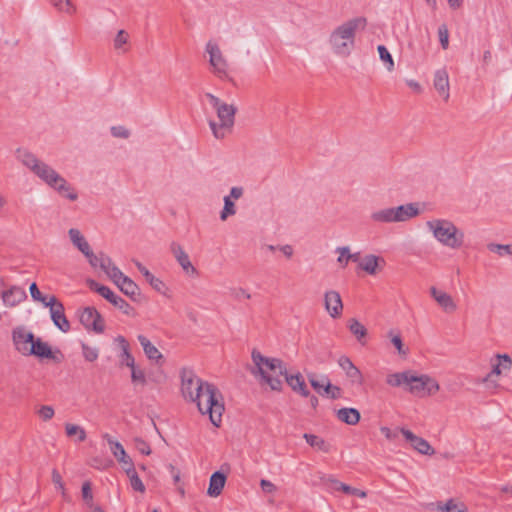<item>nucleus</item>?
Segmentation results:
<instances>
[{"mask_svg":"<svg viewBox=\"0 0 512 512\" xmlns=\"http://www.w3.org/2000/svg\"><path fill=\"white\" fill-rule=\"evenodd\" d=\"M430 294L446 313H452L456 310V303L448 293L438 290L436 287L432 286L430 288Z\"/></svg>","mask_w":512,"mask_h":512,"instance_id":"4be33fe9","label":"nucleus"},{"mask_svg":"<svg viewBox=\"0 0 512 512\" xmlns=\"http://www.w3.org/2000/svg\"><path fill=\"white\" fill-rule=\"evenodd\" d=\"M283 376L285 377L287 384L294 392L300 394L302 397L310 396V391L307 388L305 381L300 373L295 375H288L286 372V375Z\"/></svg>","mask_w":512,"mask_h":512,"instance_id":"c85d7f7f","label":"nucleus"},{"mask_svg":"<svg viewBox=\"0 0 512 512\" xmlns=\"http://www.w3.org/2000/svg\"><path fill=\"white\" fill-rule=\"evenodd\" d=\"M236 112L237 108L227 103H224L216 110L219 123L214 120L209 121V126L216 139H223L226 135V131H231L235 123Z\"/></svg>","mask_w":512,"mask_h":512,"instance_id":"0eeeda50","label":"nucleus"},{"mask_svg":"<svg viewBox=\"0 0 512 512\" xmlns=\"http://www.w3.org/2000/svg\"><path fill=\"white\" fill-rule=\"evenodd\" d=\"M437 509L445 512H468L465 504L456 503L454 499H449L445 504L439 502Z\"/></svg>","mask_w":512,"mask_h":512,"instance_id":"ea45409f","label":"nucleus"},{"mask_svg":"<svg viewBox=\"0 0 512 512\" xmlns=\"http://www.w3.org/2000/svg\"><path fill=\"white\" fill-rule=\"evenodd\" d=\"M230 295L235 298L236 300H240L242 298L250 299L251 294L248 293L247 290L244 288L238 287V288H232L230 289Z\"/></svg>","mask_w":512,"mask_h":512,"instance_id":"6e6d98bb","label":"nucleus"},{"mask_svg":"<svg viewBox=\"0 0 512 512\" xmlns=\"http://www.w3.org/2000/svg\"><path fill=\"white\" fill-rule=\"evenodd\" d=\"M433 236L444 246L457 249L463 244L464 233L454 223L445 219H434L426 222Z\"/></svg>","mask_w":512,"mask_h":512,"instance_id":"423d86ee","label":"nucleus"},{"mask_svg":"<svg viewBox=\"0 0 512 512\" xmlns=\"http://www.w3.org/2000/svg\"><path fill=\"white\" fill-rule=\"evenodd\" d=\"M115 342L118 343L120 348L119 361L121 366L133 368L135 366V359L130 353V345L125 337L119 335L115 338Z\"/></svg>","mask_w":512,"mask_h":512,"instance_id":"5701e85b","label":"nucleus"},{"mask_svg":"<svg viewBox=\"0 0 512 512\" xmlns=\"http://www.w3.org/2000/svg\"><path fill=\"white\" fill-rule=\"evenodd\" d=\"M260 486L265 493H274L277 490V487L271 481L266 479H262L260 481Z\"/></svg>","mask_w":512,"mask_h":512,"instance_id":"052dcab7","label":"nucleus"},{"mask_svg":"<svg viewBox=\"0 0 512 512\" xmlns=\"http://www.w3.org/2000/svg\"><path fill=\"white\" fill-rule=\"evenodd\" d=\"M336 252H338L340 255L337 259V261L343 266L345 267V258L346 256H348V253H349V247L347 246H344V247H338L336 249Z\"/></svg>","mask_w":512,"mask_h":512,"instance_id":"680f3d73","label":"nucleus"},{"mask_svg":"<svg viewBox=\"0 0 512 512\" xmlns=\"http://www.w3.org/2000/svg\"><path fill=\"white\" fill-rule=\"evenodd\" d=\"M337 418L348 425H356L361 418L360 412L356 408H341L336 412Z\"/></svg>","mask_w":512,"mask_h":512,"instance_id":"2f4dec72","label":"nucleus"},{"mask_svg":"<svg viewBox=\"0 0 512 512\" xmlns=\"http://www.w3.org/2000/svg\"><path fill=\"white\" fill-rule=\"evenodd\" d=\"M53 7L61 12L65 13L67 15H72L75 13L76 8L72 4L71 0H50Z\"/></svg>","mask_w":512,"mask_h":512,"instance_id":"a19ab883","label":"nucleus"},{"mask_svg":"<svg viewBox=\"0 0 512 512\" xmlns=\"http://www.w3.org/2000/svg\"><path fill=\"white\" fill-rule=\"evenodd\" d=\"M138 341L143 348V351L146 357L154 361L157 364H161L164 362V357L162 353L158 350L156 346H154L151 341L144 335H138Z\"/></svg>","mask_w":512,"mask_h":512,"instance_id":"b1692460","label":"nucleus"},{"mask_svg":"<svg viewBox=\"0 0 512 512\" xmlns=\"http://www.w3.org/2000/svg\"><path fill=\"white\" fill-rule=\"evenodd\" d=\"M83 355L86 360L94 361L96 359V351L90 348L86 343L82 342Z\"/></svg>","mask_w":512,"mask_h":512,"instance_id":"bf43d9fd","label":"nucleus"},{"mask_svg":"<svg viewBox=\"0 0 512 512\" xmlns=\"http://www.w3.org/2000/svg\"><path fill=\"white\" fill-rule=\"evenodd\" d=\"M391 342L395 346V348L397 349V351H398V353L400 355H406L407 354V350L404 349V345H403L401 336L399 334L393 335L391 337Z\"/></svg>","mask_w":512,"mask_h":512,"instance_id":"4d7b16f0","label":"nucleus"},{"mask_svg":"<svg viewBox=\"0 0 512 512\" xmlns=\"http://www.w3.org/2000/svg\"><path fill=\"white\" fill-rule=\"evenodd\" d=\"M329 481L332 485V488L337 491H342L345 494L355 495V496H358L361 498H365L367 496V493L365 491L351 487V486H349L345 483H342L336 479H329Z\"/></svg>","mask_w":512,"mask_h":512,"instance_id":"f704fd0d","label":"nucleus"},{"mask_svg":"<svg viewBox=\"0 0 512 512\" xmlns=\"http://www.w3.org/2000/svg\"><path fill=\"white\" fill-rule=\"evenodd\" d=\"M235 214L236 208L233 200H231L230 197H224V207L220 212V219L225 221L229 216H233Z\"/></svg>","mask_w":512,"mask_h":512,"instance_id":"c03bdc74","label":"nucleus"},{"mask_svg":"<svg viewBox=\"0 0 512 512\" xmlns=\"http://www.w3.org/2000/svg\"><path fill=\"white\" fill-rule=\"evenodd\" d=\"M306 375L309 383L319 395L334 400L342 396V389L339 386L332 385L327 375H318L314 372H308Z\"/></svg>","mask_w":512,"mask_h":512,"instance_id":"6e6552de","label":"nucleus"},{"mask_svg":"<svg viewBox=\"0 0 512 512\" xmlns=\"http://www.w3.org/2000/svg\"><path fill=\"white\" fill-rule=\"evenodd\" d=\"M324 305L332 318L336 319L342 315L343 303L339 292L335 290L327 291L324 295Z\"/></svg>","mask_w":512,"mask_h":512,"instance_id":"2eb2a0df","label":"nucleus"},{"mask_svg":"<svg viewBox=\"0 0 512 512\" xmlns=\"http://www.w3.org/2000/svg\"><path fill=\"white\" fill-rule=\"evenodd\" d=\"M136 448L137 450L145 455H149L151 453V448L147 442L142 439H136Z\"/></svg>","mask_w":512,"mask_h":512,"instance_id":"13d9d810","label":"nucleus"},{"mask_svg":"<svg viewBox=\"0 0 512 512\" xmlns=\"http://www.w3.org/2000/svg\"><path fill=\"white\" fill-rule=\"evenodd\" d=\"M36 413L43 421L51 420L55 414L53 407L49 405H42Z\"/></svg>","mask_w":512,"mask_h":512,"instance_id":"09e8293b","label":"nucleus"},{"mask_svg":"<svg viewBox=\"0 0 512 512\" xmlns=\"http://www.w3.org/2000/svg\"><path fill=\"white\" fill-rule=\"evenodd\" d=\"M366 25V18L356 17L337 27L330 36L334 52L341 56H348L354 48L356 31L365 29Z\"/></svg>","mask_w":512,"mask_h":512,"instance_id":"39448f33","label":"nucleus"},{"mask_svg":"<svg viewBox=\"0 0 512 512\" xmlns=\"http://www.w3.org/2000/svg\"><path fill=\"white\" fill-rule=\"evenodd\" d=\"M51 480H52V483L54 484L55 488L61 493L63 500L66 502H71V497L65 488V484L63 482L62 476L58 470H56V469L52 470Z\"/></svg>","mask_w":512,"mask_h":512,"instance_id":"c9c22d12","label":"nucleus"},{"mask_svg":"<svg viewBox=\"0 0 512 512\" xmlns=\"http://www.w3.org/2000/svg\"><path fill=\"white\" fill-rule=\"evenodd\" d=\"M381 433L384 434V436L389 439L393 440L397 437V432L391 431L388 427H381Z\"/></svg>","mask_w":512,"mask_h":512,"instance_id":"774afa93","label":"nucleus"},{"mask_svg":"<svg viewBox=\"0 0 512 512\" xmlns=\"http://www.w3.org/2000/svg\"><path fill=\"white\" fill-rule=\"evenodd\" d=\"M396 222H405L419 215L420 211L417 203H408L394 207Z\"/></svg>","mask_w":512,"mask_h":512,"instance_id":"a878e982","label":"nucleus"},{"mask_svg":"<svg viewBox=\"0 0 512 512\" xmlns=\"http://www.w3.org/2000/svg\"><path fill=\"white\" fill-rule=\"evenodd\" d=\"M406 389L417 396L432 395L439 390V384L428 375L416 376L410 372Z\"/></svg>","mask_w":512,"mask_h":512,"instance_id":"1a4fd4ad","label":"nucleus"},{"mask_svg":"<svg viewBox=\"0 0 512 512\" xmlns=\"http://www.w3.org/2000/svg\"><path fill=\"white\" fill-rule=\"evenodd\" d=\"M65 430L67 436L72 437L77 435L79 441H84L86 438L85 431L78 425L68 423L65 425Z\"/></svg>","mask_w":512,"mask_h":512,"instance_id":"de8ad7c7","label":"nucleus"},{"mask_svg":"<svg viewBox=\"0 0 512 512\" xmlns=\"http://www.w3.org/2000/svg\"><path fill=\"white\" fill-rule=\"evenodd\" d=\"M487 248L494 253H497L499 256L512 255V244H496L490 243Z\"/></svg>","mask_w":512,"mask_h":512,"instance_id":"49530a36","label":"nucleus"},{"mask_svg":"<svg viewBox=\"0 0 512 512\" xmlns=\"http://www.w3.org/2000/svg\"><path fill=\"white\" fill-rule=\"evenodd\" d=\"M361 259L362 258L360 256V252H356V253L349 252L348 256H346V258H345V265H347L349 261L360 263Z\"/></svg>","mask_w":512,"mask_h":512,"instance_id":"338daca9","label":"nucleus"},{"mask_svg":"<svg viewBox=\"0 0 512 512\" xmlns=\"http://www.w3.org/2000/svg\"><path fill=\"white\" fill-rule=\"evenodd\" d=\"M81 499L83 504L91 509V512H96V508L94 507V495H93V483L91 480H86L83 482L81 487Z\"/></svg>","mask_w":512,"mask_h":512,"instance_id":"473e14b6","label":"nucleus"},{"mask_svg":"<svg viewBox=\"0 0 512 512\" xmlns=\"http://www.w3.org/2000/svg\"><path fill=\"white\" fill-rule=\"evenodd\" d=\"M410 371L389 374L386 383L393 387L405 386L407 388Z\"/></svg>","mask_w":512,"mask_h":512,"instance_id":"e433bc0d","label":"nucleus"},{"mask_svg":"<svg viewBox=\"0 0 512 512\" xmlns=\"http://www.w3.org/2000/svg\"><path fill=\"white\" fill-rule=\"evenodd\" d=\"M98 265L112 282L117 279L118 275L116 274L122 273V271L113 263L111 258L103 253L98 254Z\"/></svg>","mask_w":512,"mask_h":512,"instance_id":"c756f323","label":"nucleus"},{"mask_svg":"<svg viewBox=\"0 0 512 512\" xmlns=\"http://www.w3.org/2000/svg\"><path fill=\"white\" fill-rule=\"evenodd\" d=\"M104 438L107 439L109 445H110V450L111 452L113 453V455L115 456V458L119 461V460H123L126 458V452L123 448V446L117 442V441H113L109 436L108 434H105L104 435Z\"/></svg>","mask_w":512,"mask_h":512,"instance_id":"79ce46f5","label":"nucleus"},{"mask_svg":"<svg viewBox=\"0 0 512 512\" xmlns=\"http://www.w3.org/2000/svg\"><path fill=\"white\" fill-rule=\"evenodd\" d=\"M206 97L215 110H218L219 107L224 104V102H222L218 97L211 93H206Z\"/></svg>","mask_w":512,"mask_h":512,"instance_id":"e2e57ef3","label":"nucleus"},{"mask_svg":"<svg viewBox=\"0 0 512 512\" xmlns=\"http://www.w3.org/2000/svg\"><path fill=\"white\" fill-rule=\"evenodd\" d=\"M16 158L23 166L33 172L49 187L55 189L62 197L75 201L78 197L75 190L67 181L47 163L39 160L33 153L26 149L18 148L15 151Z\"/></svg>","mask_w":512,"mask_h":512,"instance_id":"f03ea898","label":"nucleus"},{"mask_svg":"<svg viewBox=\"0 0 512 512\" xmlns=\"http://www.w3.org/2000/svg\"><path fill=\"white\" fill-rule=\"evenodd\" d=\"M181 392L185 399L197 404L201 414H208L211 423L219 427L225 410L223 396L219 389L195 375L193 370H181Z\"/></svg>","mask_w":512,"mask_h":512,"instance_id":"f257e3e1","label":"nucleus"},{"mask_svg":"<svg viewBox=\"0 0 512 512\" xmlns=\"http://www.w3.org/2000/svg\"><path fill=\"white\" fill-rule=\"evenodd\" d=\"M400 433L403 435V437L410 442L411 446L417 450L420 454L423 455H433L435 453V450L433 447L426 441L425 439L418 437L415 435L412 431L401 428Z\"/></svg>","mask_w":512,"mask_h":512,"instance_id":"dca6fc26","label":"nucleus"},{"mask_svg":"<svg viewBox=\"0 0 512 512\" xmlns=\"http://www.w3.org/2000/svg\"><path fill=\"white\" fill-rule=\"evenodd\" d=\"M69 238L74 245L88 260L91 266H95L94 252L85 237L76 228H71L68 231Z\"/></svg>","mask_w":512,"mask_h":512,"instance_id":"4468645a","label":"nucleus"},{"mask_svg":"<svg viewBox=\"0 0 512 512\" xmlns=\"http://www.w3.org/2000/svg\"><path fill=\"white\" fill-rule=\"evenodd\" d=\"M438 35L442 48L447 49L449 46V33L447 26L445 24L439 26Z\"/></svg>","mask_w":512,"mask_h":512,"instance_id":"3c124183","label":"nucleus"},{"mask_svg":"<svg viewBox=\"0 0 512 512\" xmlns=\"http://www.w3.org/2000/svg\"><path fill=\"white\" fill-rule=\"evenodd\" d=\"M80 324L87 332L96 331V310L93 307H85L78 312Z\"/></svg>","mask_w":512,"mask_h":512,"instance_id":"393cba45","label":"nucleus"},{"mask_svg":"<svg viewBox=\"0 0 512 512\" xmlns=\"http://www.w3.org/2000/svg\"><path fill=\"white\" fill-rule=\"evenodd\" d=\"M512 367V359L508 354H497L496 362L492 363L491 372L484 378V381H488L493 376H499L502 370H509Z\"/></svg>","mask_w":512,"mask_h":512,"instance_id":"bb28decb","label":"nucleus"},{"mask_svg":"<svg viewBox=\"0 0 512 512\" xmlns=\"http://www.w3.org/2000/svg\"><path fill=\"white\" fill-rule=\"evenodd\" d=\"M206 52L209 54V63L213 68L214 74L221 79L228 77V62L224 58L219 46L209 41L206 44Z\"/></svg>","mask_w":512,"mask_h":512,"instance_id":"9d476101","label":"nucleus"},{"mask_svg":"<svg viewBox=\"0 0 512 512\" xmlns=\"http://www.w3.org/2000/svg\"><path fill=\"white\" fill-rule=\"evenodd\" d=\"M433 85L439 95L443 97L444 101H448L450 97V86L446 69H439L435 72Z\"/></svg>","mask_w":512,"mask_h":512,"instance_id":"aec40b11","label":"nucleus"},{"mask_svg":"<svg viewBox=\"0 0 512 512\" xmlns=\"http://www.w3.org/2000/svg\"><path fill=\"white\" fill-rule=\"evenodd\" d=\"M371 219L377 223L396 222L394 207L377 210L371 214Z\"/></svg>","mask_w":512,"mask_h":512,"instance_id":"72a5a7b5","label":"nucleus"},{"mask_svg":"<svg viewBox=\"0 0 512 512\" xmlns=\"http://www.w3.org/2000/svg\"><path fill=\"white\" fill-rule=\"evenodd\" d=\"M244 193V190L242 187H232L231 190H230V195H228L227 197H230V199H239L242 197Z\"/></svg>","mask_w":512,"mask_h":512,"instance_id":"69168bd1","label":"nucleus"},{"mask_svg":"<svg viewBox=\"0 0 512 512\" xmlns=\"http://www.w3.org/2000/svg\"><path fill=\"white\" fill-rule=\"evenodd\" d=\"M117 275V279L113 281V283L120 289V291L128 296L133 302H141L142 294L139 286L123 273H119Z\"/></svg>","mask_w":512,"mask_h":512,"instance_id":"ddd939ff","label":"nucleus"},{"mask_svg":"<svg viewBox=\"0 0 512 512\" xmlns=\"http://www.w3.org/2000/svg\"><path fill=\"white\" fill-rule=\"evenodd\" d=\"M29 291H30V294H31V297L33 298V300H35L37 302H41L44 306H45V303L48 302L49 298L42 295V293L39 291L36 283H32L30 285Z\"/></svg>","mask_w":512,"mask_h":512,"instance_id":"603ef678","label":"nucleus"},{"mask_svg":"<svg viewBox=\"0 0 512 512\" xmlns=\"http://www.w3.org/2000/svg\"><path fill=\"white\" fill-rule=\"evenodd\" d=\"M127 476L129 477L131 487L135 491H138L141 493H143L145 491V486H144L142 480L139 478L135 469H130V472L128 471Z\"/></svg>","mask_w":512,"mask_h":512,"instance_id":"a18cd8bd","label":"nucleus"},{"mask_svg":"<svg viewBox=\"0 0 512 512\" xmlns=\"http://www.w3.org/2000/svg\"><path fill=\"white\" fill-rule=\"evenodd\" d=\"M119 463L121 464L126 474H128V471L130 472V469H135L134 464L128 455H126L125 459L119 460Z\"/></svg>","mask_w":512,"mask_h":512,"instance_id":"0e129e2a","label":"nucleus"},{"mask_svg":"<svg viewBox=\"0 0 512 512\" xmlns=\"http://www.w3.org/2000/svg\"><path fill=\"white\" fill-rule=\"evenodd\" d=\"M338 364L350 379L351 383L358 385L363 383V377L360 370L352 363L349 357L341 356L338 360Z\"/></svg>","mask_w":512,"mask_h":512,"instance_id":"412c9836","label":"nucleus"},{"mask_svg":"<svg viewBox=\"0 0 512 512\" xmlns=\"http://www.w3.org/2000/svg\"><path fill=\"white\" fill-rule=\"evenodd\" d=\"M131 369V380L133 383H140L144 385L146 383V377L143 370L136 368V366H133Z\"/></svg>","mask_w":512,"mask_h":512,"instance_id":"864d4df0","label":"nucleus"},{"mask_svg":"<svg viewBox=\"0 0 512 512\" xmlns=\"http://www.w3.org/2000/svg\"><path fill=\"white\" fill-rule=\"evenodd\" d=\"M385 264L384 258L374 254H368L361 259L358 266L369 275H375L384 268Z\"/></svg>","mask_w":512,"mask_h":512,"instance_id":"f3484780","label":"nucleus"},{"mask_svg":"<svg viewBox=\"0 0 512 512\" xmlns=\"http://www.w3.org/2000/svg\"><path fill=\"white\" fill-rule=\"evenodd\" d=\"M1 298L5 306L12 308L23 302L27 295L24 289L12 286L1 293Z\"/></svg>","mask_w":512,"mask_h":512,"instance_id":"6ab92c4d","label":"nucleus"},{"mask_svg":"<svg viewBox=\"0 0 512 512\" xmlns=\"http://www.w3.org/2000/svg\"><path fill=\"white\" fill-rule=\"evenodd\" d=\"M304 439L306 440V442L312 446V447H316L318 448L319 450L323 451V452H329L330 450V445L328 443H326L324 441V439L318 437L317 435H314V434H308V433H305L303 435Z\"/></svg>","mask_w":512,"mask_h":512,"instance_id":"58836bf2","label":"nucleus"},{"mask_svg":"<svg viewBox=\"0 0 512 512\" xmlns=\"http://www.w3.org/2000/svg\"><path fill=\"white\" fill-rule=\"evenodd\" d=\"M45 307H49L50 316L53 324L62 332L67 333L70 330V322L65 316V308L55 296H50Z\"/></svg>","mask_w":512,"mask_h":512,"instance_id":"9b49d317","label":"nucleus"},{"mask_svg":"<svg viewBox=\"0 0 512 512\" xmlns=\"http://www.w3.org/2000/svg\"><path fill=\"white\" fill-rule=\"evenodd\" d=\"M252 361L255 368L251 373L260 376V383H266L273 391H281L282 381L280 376L286 375V365L281 359L263 356L258 350L253 349Z\"/></svg>","mask_w":512,"mask_h":512,"instance_id":"20e7f679","label":"nucleus"},{"mask_svg":"<svg viewBox=\"0 0 512 512\" xmlns=\"http://www.w3.org/2000/svg\"><path fill=\"white\" fill-rule=\"evenodd\" d=\"M226 475L221 471L214 472L209 480V487L207 490V494L210 497H217L221 494L225 483H226Z\"/></svg>","mask_w":512,"mask_h":512,"instance_id":"cd10ccee","label":"nucleus"},{"mask_svg":"<svg viewBox=\"0 0 512 512\" xmlns=\"http://www.w3.org/2000/svg\"><path fill=\"white\" fill-rule=\"evenodd\" d=\"M170 249L179 265L187 274H197L196 268L192 265L188 254L183 250L180 244L172 242L170 245Z\"/></svg>","mask_w":512,"mask_h":512,"instance_id":"a211bd4d","label":"nucleus"},{"mask_svg":"<svg viewBox=\"0 0 512 512\" xmlns=\"http://www.w3.org/2000/svg\"><path fill=\"white\" fill-rule=\"evenodd\" d=\"M111 134L116 138L127 139L130 136V131L124 126L111 127Z\"/></svg>","mask_w":512,"mask_h":512,"instance_id":"5fc2aeb1","label":"nucleus"},{"mask_svg":"<svg viewBox=\"0 0 512 512\" xmlns=\"http://www.w3.org/2000/svg\"><path fill=\"white\" fill-rule=\"evenodd\" d=\"M129 39V35L125 30H119L115 39H114V47L116 50H120L123 48V45L127 44Z\"/></svg>","mask_w":512,"mask_h":512,"instance_id":"8fccbe9b","label":"nucleus"},{"mask_svg":"<svg viewBox=\"0 0 512 512\" xmlns=\"http://www.w3.org/2000/svg\"><path fill=\"white\" fill-rule=\"evenodd\" d=\"M380 59L385 63L388 71L394 70V60L388 49L384 45L377 47Z\"/></svg>","mask_w":512,"mask_h":512,"instance_id":"37998d69","label":"nucleus"},{"mask_svg":"<svg viewBox=\"0 0 512 512\" xmlns=\"http://www.w3.org/2000/svg\"><path fill=\"white\" fill-rule=\"evenodd\" d=\"M98 295L105 298L109 303H111L115 308L119 309L125 315L131 317L136 316L135 309L109 287L98 284Z\"/></svg>","mask_w":512,"mask_h":512,"instance_id":"f8f14e48","label":"nucleus"},{"mask_svg":"<svg viewBox=\"0 0 512 512\" xmlns=\"http://www.w3.org/2000/svg\"><path fill=\"white\" fill-rule=\"evenodd\" d=\"M348 328L350 332L357 338V340L364 344L363 339L367 336V329L357 319L352 318L348 321Z\"/></svg>","mask_w":512,"mask_h":512,"instance_id":"4c0bfd02","label":"nucleus"},{"mask_svg":"<svg viewBox=\"0 0 512 512\" xmlns=\"http://www.w3.org/2000/svg\"><path fill=\"white\" fill-rule=\"evenodd\" d=\"M12 342L15 350L23 356L51 359L56 363L61 361L62 354L59 350L52 351L46 342L41 338H35L34 334L24 326H17L12 330Z\"/></svg>","mask_w":512,"mask_h":512,"instance_id":"7ed1b4c3","label":"nucleus"},{"mask_svg":"<svg viewBox=\"0 0 512 512\" xmlns=\"http://www.w3.org/2000/svg\"><path fill=\"white\" fill-rule=\"evenodd\" d=\"M138 271L144 276L145 280L155 289L157 292L163 293L165 284L159 278L155 277L142 263L135 262Z\"/></svg>","mask_w":512,"mask_h":512,"instance_id":"7c9ffc66","label":"nucleus"}]
</instances>
